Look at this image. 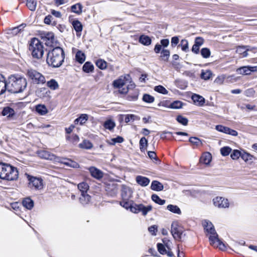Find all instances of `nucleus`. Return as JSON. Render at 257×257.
I'll return each instance as SVG.
<instances>
[{
    "instance_id": "obj_55",
    "label": "nucleus",
    "mask_w": 257,
    "mask_h": 257,
    "mask_svg": "<svg viewBox=\"0 0 257 257\" xmlns=\"http://www.w3.org/2000/svg\"><path fill=\"white\" fill-rule=\"evenodd\" d=\"M231 151V149L229 147H224L220 149L221 154L223 156H228Z\"/></svg>"
},
{
    "instance_id": "obj_43",
    "label": "nucleus",
    "mask_w": 257,
    "mask_h": 257,
    "mask_svg": "<svg viewBox=\"0 0 257 257\" xmlns=\"http://www.w3.org/2000/svg\"><path fill=\"white\" fill-rule=\"evenodd\" d=\"M139 95V91L137 89L133 90L132 94L130 93L127 97V99L129 101H135L138 99Z\"/></svg>"
},
{
    "instance_id": "obj_1",
    "label": "nucleus",
    "mask_w": 257,
    "mask_h": 257,
    "mask_svg": "<svg viewBox=\"0 0 257 257\" xmlns=\"http://www.w3.org/2000/svg\"><path fill=\"white\" fill-rule=\"evenodd\" d=\"M27 81L23 77L18 75H11L7 82V90L13 93L22 92L26 89Z\"/></svg>"
},
{
    "instance_id": "obj_32",
    "label": "nucleus",
    "mask_w": 257,
    "mask_h": 257,
    "mask_svg": "<svg viewBox=\"0 0 257 257\" xmlns=\"http://www.w3.org/2000/svg\"><path fill=\"white\" fill-rule=\"evenodd\" d=\"M47 86L50 89L53 90L57 89L59 86L58 82L53 79H52L50 81H47Z\"/></svg>"
},
{
    "instance_id": "obj_36",
    "label": "nucleus",
    "mask_w": 257,
    "mask_h": 257,
    "mask_svg": "<svg viewBox=\"0 0 257 257\" xmlns=\"http://www.w3.org/2000/svg\"><path fill=\"white\" fill-rule=\"evenodd\" d=\"M167 208L168 210L172 213L177 214H181V211L180 209L177 205L170 204L167 206Z\"/></svg>"
},
{
    "instance_id": "obj_41",
    "label": "nucleus",
    "mask_w": 257,
    "mask_h": 257,
    "mask_svg": "<svg viewBox=\"0 0 257 257\" xmlns=\"http://www.w3.org/2000/svg\"><path fill=\"white\" fill-rule=\"evenodd\" d=\"M27 6L30 10L34 11L37 7V1L36 0H26Z\"/></svg>"
},
{
    "instance_id": "obj_37",
    "label": "nucleus",
    "mask_w": 257,
    "mask_h": 257,
    "mask_svg": "<svg viewBox=\"0 0 257 257\" xmlns=\"http://www.w3.org/2000/svg\"><path fill=\"white\" fill-rule=\"evenodd\" d=\"M72 12L80 15L82 13V6L80 3L74 5L71 7Z\"/></svg>"
},
{
    "instance_id": "obj_61",
    "label": "nucleus",
    "mask_w": 257,
    "mask_h": 257,
    "mask_svg": "<svg viewBox=\"0 0 257 257\" xmlns=\"http://www.w3.org/2000/svg\"><path fill=\"white\" fill-rule=\"evenodd\" d=\"M88 118V115L86 114H82L78 117V120H80V124H83L87 120Z\"/></svg>"
},
{
    "instance_id": "obj_3",
    "label": "nucleus",
    "mask_w": 257,
    "mask_h": 257,
    "mask_svg": "<svg viewBox=\"0 0 257 257\" xmlns=\"http://www.w3.org/2000/svg\"><path fill=\"white\" fill-rule=\"evenodd\" d=\"M19 175L17 168L9 164L0 163V178L7 181H14L18 179Z\"/></svg>"
},
{
    "instance_id": "obj_2",
    "label": "nucleus",
    "mask_w": 257,
    "mask_h": 257,
    "mask_svg": "<svg viewBox=\"0 0 257 257\" xmlns=\"http://www.w3.org/2000/svg\"><path fill=\"white\" fill-rule=\"evenodd\" d=\"M64 58L63 50L59 47H56L48 53L46 61L49 66L57 68L62 64Z\"/></svg>"
},
{
    "instance_id": "obj_42",
    "label": "nucleus",
    "mask_w": 257,
    "mask_h": 257,
    "mask_svg": "<svg viewBox=\"0 0 257 257\" xmlns=\"http://www.w3.org/2000/svg\"><path fill=\"white\" fill-rule=\"evenodd\" d=\"M66 138L68 141L74 144H77L79 141V137L75 134H72L71 136H67Z\"/></svg>"
},
{
    "instance_id": "obj_49",
    "label": "nucleus",
    "mask_w": 257,
    "mask_h": 257,
    "mask_svg": "<svg viewBox=\"0 0 257 257\" xmlns=\"http://www.w3.org/2000/svg\"><path fill=\"white\" fill-rule=\"evenodd\" d=\"M64 164L68 166L74 168H78L79 167V165L77 162L71 160H67L66 162H64Z\"/></svg>"
},
{
    "instance_id": "obj_23",
    "label": "nucleus",
    "mask_w": 257,
    "mask_h": 257,
    "mask_svg": "<svg viewBox=\"0 0 257 257\" xmlns=\"http://www.w3.org/2000/svg\"><path fill=\"white\" fill-rule=\"evenodd\" d=\"M151 188L156 191H161L163 190V185L158 181H153L152 182Z\"/></svg>"
},
{
    "instance_id": "obj_13",
    "label": "nucleus",
    "mask_w": 257,
    "mask_h": 257,
    "mask_svg": "<svg viewBox=\"0 0 257 257\" xmlns=\"http://www.w3.org/2000/svg\"><path fill=\"white\" fill-rule=\"evenodd\" d=\"M215 129L218 132L230 135L232 136H237L238 135V133L235 130L231 129L228 127L222 125H216Z\"/></svg>"
},
{
    "instance_id": "obj_47",
    "label": "nucleus",
    "mask_w": 257,
    "mask_h": 257,
    "mask_svg": "<svg viewBox=\"0 0 257 257\" xmlns=\"http://www.w3.org/2000/svg\"><path fill=\"white\" fill-rule=\"evenodd\" d=\"M140 148L142 152H144L145 147L147 146L148 140L145 137L142 138L140 140Z\"/></svg>"
},
{
    "instance_id": "obj_5",
    "label": "nucleus",
    "mask_w": 257,
    "mask_h": 257,
    "mask_svg": "<svg viewBox=\"0 0 257 257\" xmlns=\"http://www.w3.org/2000/svg\"><path fill=\"white\" fill-rule=\"evenodd\" d=\"M130 76L129 75H125L121 76L119 79L115 80L113 82L114 87L118 88L119 93L121 94H125L128 92L131 89L135 88V85L134 84H131L130 85L125 87L123 86L130 81Z\"/></svg>"
},
{
    "instance_id": "obj_60",
    "label": "nucleus",
    "mask_w": 257,
    "mask_h": 257,
    "mask_svg": "<svg viewBox=\"0 0 257 257\" xmlns=\"http://www.w3.org/2000/svg\"><path fill=\"white\" fill-rule=\"evenodd\" d=\"M157 248L159 252L161 254H165L166 253V249L165 246L162 243H158L157 244Z\"/></svg>"
},
{
    "instance_id": "obj_33",
    "label": "nucleus",
    "mask_w": 257,
    "mask_h": 257,
    "mask_svg": "<svg viewBox=\"0 0 257 257\" xmlns=\"http://www.w3.org/2000/svg\"><path fill=\"white\" fill-rule=\"evenodd\" d=\"M2 114L4 116L11 117L15 114V110L10 107H6L3 110Z\"/></svg>"
},
{
    "instance_id": "obj_6",
    "label": "nucleus",
    "mask_w": 257,
    "mask_h": 257,
    "mask_svg": "<svg viewBox=\"0 0 257 257\" xmlns=\"http://www.w3.org/2000/svg\"><path fill=\"white\" fill-rule=\"evenodd\" d=\"M26 75L34 83L43 84L46 82L45 76L35 69L32 68L28 69Z\"/></svg>"
},
{
    "instance_id": "obj_25",
    "label": "nucleus",
    "mask_w": 257,
    "mask_h": 257,
    "mask_svg": "<svg viewBox=\"0 0 257 257\" xmlns=\"http://www.w3.org/2000/svg\"><path fill=\"white\" fill-rule=\"evenodd\" d=\"M119 204L126 209H130V210L131 211V207H134L135 204H134L133 201L130 199H122V201L119 202Z\"/></svg>"
},
{
    "instance_id": "obj_26",
    "label": "nucleus",
    "mask_w": 257,
    "mask_h": 257,
    "mask_svg": "<svg viewBox=\"0 0 257 257\" xmlns=\"http://www.w3.org/2000/svg\"><path fill=\"white\" fill-rule=\"evenodd\" d=\"M77 187L81 194H85L87 193L89 186L86 182H81L77 185Z\"/></svg>"
},
{
    "instance_id": "obj_46",
    "label": "nucleus",
    "mask_w": 257,
    "mask_h": 257,
    "mask_svg": "<svg viewBox=\"0 0 257 257\" xmlns=\"http://www.w3.org/2000/svg\"><path fill=\"white\" fill-rule=\"evenodd\" d=\"M96 65L100 69H105L107 67V63L103 60L98 59L95 62Z\"/></svg>"
},
{
    "instance_id": "obj_10",
    "label": "nucleus",
    "mask_w": 257,
    "mask_h": 257,
    "mask_svg": "<svg viewBox=\"0 0 257 257\" xmlns=\"http://www.w3.org/2000/svg\"><path fill=\"white\" fill-rule=\"evenodd\" d=\"M209 239L210 244L214 247H218L222 250L226 249V245L218 238V235H210Z\"/></svg>"
},
{
    "instance_id": "obj_9",
    "label": "nucleus",
    "mask_w": 257,
    "mask_h": 257,
    "mask_svg": "<svg viewBox=\"0 0 257 257\" xmlns=\"http://www.w3.org/2000/svg\"><path fill=\"white\" fill-rule=\"evenodd\" d=\"M42 39L45 42L46 45L49 47H53L56 42L54 34L52 32L44 33L42 36Z\"/></svg>"
},
{
    "instance_id": "obj_50",
    "label": "nucleus",
    "mask_w": 257,
    "mask_h": 257,
    "mask_svg": "<svg viewBox=\"0 0 257 257\" xmlns=\"http://www.w3.org/2000/svg\"><path fill=\"white\" fill-rule=\"evenodd\" d=\"M176 120L179 123L183 124V125H187L188 123V119L181 115H179L177 117Z\"/></svg>"
},
{
    "instance_id": "obj_45",
    "label": "nucleus",
    "mask_w": 257,
    "mask_h": 257,
    "mask_svg": "<svg viewBox=\"0 0 257 257\" xmlns=\"http://www.w3.org/2000/svg\"><path fill=\"white\" fill-rule=\"evenodd\" d=\"M80 148L82 149H90L92 148V144L87 140H84L83 142L79 145Z\"/></svg>"
},
{
    "instance_id": "obj_15",
    "label": "nucleus",
    "mask_w": 257,
    "mask_h": 257,
    "mask_svg": "<svg viewBox=\"0 0 257 257\" xmlns=\"http://www.w3.org/2000/svg\"><path fill=\"white\" fill-rule=\"evenodd\" d=\"M257 71V66H243L238 68L236 70V72L238 74L242 75H249L251 72Z\"/></svg>"
},
{
    "instance_id": "obj_48",
    "label": "nucleus",
    "mask_w": 257,
    "mask_h": 257,
    "mask_svg": "<svg viewBox=\"0 0 257 257\" xmlns=\"http://www.w3.org/2000/svg\"><path fill=\"white\" fill-rule=\"evenodd\" d=\"M181 47V49L184 52H187L189 50L188 48V42L186 39H183L181 41L180 44L179 45Z\"/></svg>"
},
{
    "instance_id": "obj_38",
    "label": "nucleus",
    "mask_w": 257,
    "mask_h": 257,
    "mask_svg": "<svg viewBox=\"0 0 257 257\" xmlns=\"http://www.w3.org/2000/svg\"><path fill=\"white\" fill-rule=\"evenodd\" d=\"M190 143L195 147H199L202 145V141L197 137H191L189 139Z\"/></svg>"
},
{
    "instance_id": "obj_4",
    "label": "nucleus",
    "mask_w": 257,
    "mask_h": 257,
    "mask_svg": "<svg viewBox=\"0 0 257 257\" xmlns=\"http://www.w3.org/2000/svg\"><path fill=\"white\" fill-rule=\"evenodd\" d=\"M29 49L34 58L40 59L44 54L43 45L37 38H34L31 39Z\"/></svg>"
},
{
    "instance_id": "obj_27",
    "label": "nucleus",
    "mask_w": 257,
    "mask_h": 257,
    "mask_svg": "<svg viewBox=\"0 0 257 257\" xmlns=\"http://www.w3.org/2000/svg\"><path fill=\"white\" fill-rule=\"evenodd\" d=\"M23 205L28 209H31L34 207V201L29 197L25 198L22 202Z\"/></svg>"
},
{
    "instance_id": "obj_56",
    "label": "nucleus",
    "mask_w": 257,
    "mask_h": 257,
    "mask_svg": "<svg viewBox=\"0 0 257 257\" xmlns=\"http://www.w3.org/2000/svg\"><path fill=\"white\" fill-rule=\"evenodd\" d=\"M242 155V152H240L237 150H234L233 152L231 154V158L233 160H236L238 159L240 157H241Z\"/></svg>"
},
{
    "instance_id": "obj_39",
    "label": "nucleus",
    "mask_w": 257,
    "mask_h": 257,
    "mask_svg": "<svg viewBox=\"0 0 257 257\" xmlns=\"http://www.w3.org/2000/svg\"><path fill=\"white\" fill-rule=\"evenodd\" d=\"M115 126V122L111 119L106 120L103 123V126L105 128L111 131Z\"/></svg>"
},
{
    "instance_id": "obj_52",
    "label": "nucleus",
    "mask_w": 257,
    "mask_h": 257,
    "mask_svg": "<svg viewBox=\"0 0 257 257\" xmlns=\"http://www.w3.org/2000/svg\"><path fill=\"white\" fill-rule=\"evenodd\" d=\"M154 90L156 91L163 94H166L168 92L167 90L162 85H158L155 86L154 88Z\"/></svg>"
},
{
    "instance_id": "obj_54",
    "label": "nucleus",
    "mask_w": 257,
    "mask_h": 257,
    "mask_svg": "<svg viewBox=\"0 0 257 257\" xmlns=\"http://www.w3.org/2000/svg\"><path fill=\"white\" fill-rule=\"evenodd\" d=\"M170 56V51L167 49H163L161 52V57L162 59L165 61H168V58Z\"/></svg>"
},
{
    "instance_id": "obj_17",
    "label": "nucleus",
    "mask_w": 257,
    "mask_h": 257,
    "mask_svg": "<svg viewBox=\"0 0 257 257\" xmlns=\"http://www.w3.org/2000/svg\"><path fill=\"white\" fill-rule=\"evenodd\" d=\"M38 155L42 159L50 160H55L56 159V156L54 155L46 150L38 151Z\"/></svg>"
},
{
    "instance_id": "obj_30",
    "label": "nucleus",
    "mask_w": 257,
    "mask_h": 257,
    "mask_svg": "<svg viewBox=\"0 0 257 257\" xmlns=\"http://www.w3.org/2000/svg\"><path fill=\"white\" fill-rule=\"evenodd\" d=\"M212 156L210 153L208 152L205 153L201 158V162L206 165L210 163L211 160Z\"/></svg>"
},
{
    "instance_id": "obj_20",
    "label": "nucleus",
    "mask_w": 257,
    "mask_h": 257,
    "mask_svg": "<svg viewBox=\"0 0 257 257\" xmlns=\"http://www.w3.org/2000/svg\"><path fill=\"white\" fill-rule=\"evenodd\" d=\"M191 98L194 103L198 106H202L205 103L204 98L200 95L193 94L192 95Z\"/></svg>"
},
{
    "instance_id": "obj_8",
    "label": "nucleus",
    "mask_w": 257,
    "mask_h": 257,
    "mask_svg": "<svg viewBox=\"0 0 257 257\" xmlns=\"http://www.w3.org/2000/svg\"><path fill=\"white\" fill-rule=\"evenodd\" d=\"M30 187L36 190H41L43 188V180L40 178L28 176Z\"/></svg>"
},
{
    "instance_id": "obj_57",
    "label": "nucleus",
    "mask_w": 257,
    "mask_h": 257,
    "mask_svg": "<svg viewBox=\"0 0 257 257\" xmlns=\"http://www.w3.org/2000/svg\"><path fill=\"white\" fill-rule=\"evenodd\" d=\"M124 116V121L126 123L132 120L134 121L138 118V116L134 114H127Z\"/></svg>"
},
{
    "instance_id": "obj_40",
    "label": "nucleus",
    "mask_w": 257,
    "mask_h": 257,
    "mask_svg": "<svg viewBox=\"0 0 257 257\" xmlns=\"http://www.w3.org/2000/svg\"><path fill=\"white\" fill-rule=\"evenodd\" d=\"M241 158L246 162H249L250 163L252 162L253 156L250 154L242 152Z\"/></svg>"
},
{
    "instance_id": "obj_16",
    "label": "nucleus",
    "mask_w": 257,
    "mask_h": 257,
    "mask_svg": "<svg viewBox=\"0 0 257 257\" xmlns=\"http://www.w3.org/2000/svg\"><path fill=\"white\" fill-rule=\"evenodd\" d=\"M133 191L131 188L122 185L121 187V197L122 199L129 200L132 197Z\"/></svg>"
},
{
    "instance_id": "obj_51",
    "label": "nucleus",
    "mask_w": 257,
    "mask_h": 257,
    "mask_svg": "<svg viewBox=\"0 0 257 257\" xmlns=\"http://www.w3.org/2000/svg\"><path fill=\"white\" fill-rule=\"evenodd\" d=\"M210 51L207 48H203L201 50V54L204 58H209L210 56Z\"/></svg>"
},
{
    "instance_id": "obj_28",
    "label": "nucleus",
    "mask_w": 257,
    "mask_h": 257,
    "mask_svg": "<svg viewBox=\"0 0 257 257\" xmlns=\"http://www.w3.org/2000/svg\"><path fill=\"white\" fill-rule=\"evenodd\" d=\"M82 70L87 73L92 72L94 70V66L90 62H86L82 67Z\"/></svg>"
},
{
    "instance_id": "obj_34",
    "label": "nucleus",
    "mask_w": 257,
    "mask_h": 257,
    "mask_svg": "<svg viewBox=\"0 0 257 257\" xmlns=\"http://www.w3.org/2000/svg\"><path fill=\"white\" fill-rule=\"evenodd\" d=\"M75 59L77 62L82 64L85 60V55L82 51L79 50L76 54Z\"/></svg>"
},
{
    "instance_id": "obj_18",
    "label": "nucleus",
    "mask_w": 257,
    "mask_h": 257,
    "mask_svg": "<svg viewBox=\"0 0 257 257\" xmlns=\"http://www.w3.org/2000/svg\"><path fill=\"white\" fill-rule=\"evenodd\" d=\"M203 225L204 227V229H205L206 231L210 233L211 235H217L215 231L213 225L210 221L206 220H204L203 222Z\"/></svg>"
},
{
    "instance_id": "obj_59",
    "label": "nucleus",
    "mask_w": 257,
    "mask_h": 257,
    "mask_svg": "<svg viewBox=\"0 0 257 257\" xmlns=\"http://www.w3.org/2000/svg\"><path fill=\"white\" fill-rule=\"evenodd\" d=\"M182 106V103L180 101H175L171 104V107L174 109H179Z\"/></svg>"
},
{
    "instance_id": "obj_64",
    "label": "nucleus",
    "mask_w": 257,
    "mask_h": 257,
    "mask_svg": "<svg viewBox=\"0 0 257 257\" xmlns=\"http://www.w3.org/2000/svg\"><path fill=\"white\" fill-rule=\"evenodd\" d=\"M179 39L178 37H173L171 39V46L173 47H175L179 43Z\"/></svg>"
},
{
    "instance_id": "obj_62",
    "label": "nucleus",
    "mask_w": 257,
    "mask_h": 257,
    "mask_svg": "<svg viewBox=\"0 0 257 257\" xmlns=\"http://www.w3.org/2000/svg\"><path fill=\"white\" fill-rule=\"evenodd\" d=\"M123 139L121 137L118 136L115 138L111 139L112 143L111 144L112 145H114L115 143H121L123 142Z\"/></svg>"
},
{
    "instance_id": "obj_22",
    "label": "nucleus",
    "mask_w": 257,
    "mask_h": 257,
    "mask_svg": "<svg viewBox=\"0 0 257 257\" xmlns=\"http://www.w3.org/2000/svg\"><path fill=\"white\" fill-rule=\"evenodd\" d=\"M249 50V46H238L236 48V52L238 54L241 55L242 57H245L247 56V51Z\"/></svg>"
},
{
    "instance_id": "obj_21",
    "label": "nucleus",
    "mask_w": 257,
    "mask_h": 257,
    "mask_svg": "<svg viewBox=\"0 0 257 257\" xmlns=\"http://www.w3.org/2000/svg\"><path fill=\"white\" fill-rule=\"evenodd\" d=\"M137 183L143 187H146L149 184L150 180L149 178L142 176H138L136 179Z\"/></svg>"
},
{
    "instance_id": "obj_14",
    "label": "nucleus",
    "mask_w": 257,
    "mask_h": 257,
    "mask_svg": "<svg viewBox=\"0 0 257 257\" xmlns=\"http://www.w3.org/2000/svg\"><path fill=\"white\" fill-rule=\"evenodd\" d=\"M171 233L175 239L179 240L181 238L182 231L179 228L178 223L173 222L171 224Z\"/></svg>"
},
{
    "instance_id": "obj_35",
    "label": "nucleus",
    "mask_w": 257,
    "mask_h": 257,
    "mask_svg": "<svg viewBox=\"0 0 257 257\" xmlns=\"http://www.w3.org/2000/svg\"><path fill=\"white\" fill-rule=\"evenodd\" d=\"M36 111L41 115H45L48 112V110L45 105L38 104L36 107Z\"/></svg>"
},
{
    "instance_id": "obj_31",
    "label": "nucleus",
    "mask_w": 257,
    "mask_h": 257,
    "mask_svg": "<svg viewBox=\"0 0 257 257\" xmlns=\"http://www.w3.org/2000/svg\"><path fill=\"white\" fill-rule=\"evenodd\" d=\"M139 42L146 46H149L151 44V39L148 36L142 35L140 37Z\"/></svg>"
},
{
    "instance_id": "obj_44",
    "label": "nucleus",
    "mask_w": 257,
    "mask_h": 257,
    "mask_svg": "<svg viewBox=\"0 0 257 257\" xmlns=\"http://www.w3.org/2000/svg\"><path fill=\"white\" fill-rule=\"evenodd\" d=\"M152 199L155 203L159 205H163L165 203L166 201L164 199H161L157 195L153 194L152 195Z\"/></svg>"
},
{
    "instance_id": "obj_58",
    "label": "nucleus",
    "mask_w": 257,
    "mask_h": 257,
    "mask_svg": "<svg viewBox=\"0 0 257 257\" xmlns=\"http://www.w3.org/2000/svg\"><path fill=\"white\" fill-rule=\"evenodd\" d=\"M212 75L211 72L210 70H206L204 72H202L201 77L204 80H208L210 79Z\"/></svg>"
},
{
    "instance_id": "obj_24",
    "label": "nucleus",
    "mask_w": 257,
    "mask_h": 257,
    "mask_svg": "<svg viewBox=\"0 0 257 257\" xmlns=\"http://www.w3.org/2000/svg\"><path fill=\"white\" fill-rule=\"evenodd\" d=\"M90 200L91 196L87 193L80 194L79 201L82 205H84L88 204Z\"/></svg>"
},
{
    "instance_id": "obj_63",
    "label": "nucleus",
    "mask_w": 257,
    "mask_h": 257,
    "mask_svg": "<svg viewBox=\"0 0 257 257\" xmlns=\"http://www.w3.org/2000/svg\"><path fill=\"white\" fill-rule=\"evenodd\" d=\"M204 43V39L200 37H197L195 40V44L200 47Z\"/></svg>"
},
{
    "instance_id": "obj_53",
    "label": "nucleus",
    "mask_w": 257,
    "mask_h": 257,
    "mask_svg": "<svg viewBox=\"0 0 257 257\" xmlns=\"http://www.w3.org/2000/svg\"><path fill=\"white\" fill-rule=\"evenodd\" d=\"M155 98L150 94H145L143 97V100L147 103H152L154 101Z\"/></svg>"
},
{
    "instance_id": "obj_29",
    "label": "nucleus",
    "mask_w": 257,
    "mask_h": 257,
    "mask_svg": "<svg viewBox=\"0 0 257 257\" xmlns=\"http://www.w3.org/2000/svg\"><path fill=\"white\" fill-rule=\"evenodd\" d=\"M7 89V82L4 76L0 74V95L4 93Z\"/></svg>"
},
{
    "instance_id": "obj_7",
    "label": "nucleus",
    "mask_w": 257,
    "mask_h": 257,
    "mask_svg": "<svg viewBox=\"0 0 257 257\" xmlns=\"http://www.w3.org/2000/svg\"><path fill=\"white\" fill-rule=\"evenodd\" d=\"M152 209L151 205L145 206L142 204H134V206L131 207V211L135 213H138L142 212V214L144 216L146 215L148 212Z\"/></svg>"
},
{
    "instance_id": "obj_19",
    "label": "nucleus",
    "mask_w": 257,
    "mask_h": 257,
    "mask_svg": "<svg viewBox=\"0 0 257 257\" xmlns=\"http://www.w3.org/2000/svg\"><path fill=\"white\" fill-rule=\"evenodd\" d=\"M91 175L94 178L100 179L103 177V172L94 167H90L88 169Z\"/></svg>"
},
{
    "instance_id": "obj_12",
    "label": "nucleus",
    "mask_w": 257,
    "mask_h": 257,
    "mask_svg": "<svg viewBox=\"0 0 257 257\" xmlns=\"http://www.w3.org/2000/svg\"><path fill=\"white\" fill-rule=\"evenodd\" d=\"M69 21L72 24L73 29L75 30L77 37L81 35V32L83 29V26L81 23L78 20L73 19L71 17H69Z\"/></svg>"
},
{
    "instance_id": "obj_11",
    "label": "nucleus",
    "mask_w": 257,
    "mask_h": 257,
    "mask_svg": "<svg viewBox=\"0 0 257 257\" xmlns=\"http://www.w3.org/2000/svg\"><path fill=\"white\" fill-rule=\"evenodd\" d=\"M213 202L215 206L220 208H227L229 205L228 200L221 197H216Z\"/></svg>"
}]
</instances>
